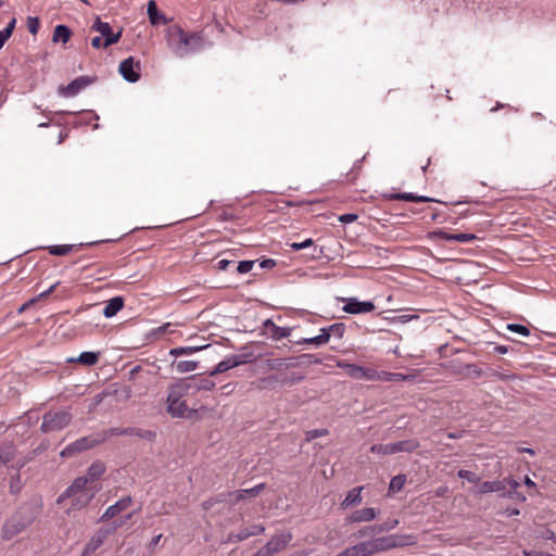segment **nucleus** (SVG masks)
<instances>
[{"instance_id":"20e7f679","label":"nucleus","mask_w":556,"mask_h":556,"mask_svg":"<svg viewBox=\"0 0 556 556\" xmlns=\"http://www.w3.org/2000/svg\"><path fill=\"white\" fill-rule=\"evenodd\" d=\"M33 519L23 514V510L20 509L15 515H13L10 519H8L1 529V538L5 541L12 540L14 536L24 531Z\"/></svg>"},{"instance_id":"1a4fd4ad","label":"nucleus","mask_w":556,"mask_h":556,"mask_svg":"<svg viewBox=\"0 0 556 556\" xmlns=\"http://www.w3.org/2000/svg\"><path fill=\"white\" fill-rule=\"evenodd\" d=\"M91 29L99 31L101 36L104 37L103 49L117 43L121 40L123 34V28H121L117 33H113L111 25L108 22H102L100 17L96 18Z\"/></svg>"},{"instance_id":"052dcab7","label":"nucleus","mask_w":556,"mask_h":556,"mask_svg":"<svg viewBox=\"0 0 556 556\" xmlns=\"http://www.w3.org/2000/svg\"><path fill=\"white\" fill-rule=\"evenodd\" d=\"M522 554H523V556H556V555H553L549 553L539 552V551H534V549H523Z\"/></svg>"},{"instance_id":"e433bc0d","label":"nucleus","mask_w":556,"mask_h":556,"mask_svg":"<svg viewBox=\"0 0 556 556\" xmlns=\"http://www.w3.org/2000/svg\"><path fill=\"white\" fill-rule=\"evenodd\" d=\"M279 382V377L271 375L258 379L254 384L257 390L274 389Z\"/></svg>"},{"instance_id":"4468645a","label":"nucleus","mask_w":556,"mask_h":556,"mask_svg":"<svg viewBox=\"0 0 556 556\" xmlns=\"http://www.w3.org/2000/svg\"><path fill=\"white\" fill-rule=\"evenodd\" d=\"M96 78L89 77V76H79L72 80L67 86L63 87L61 86L59 89V92L64 97H74L76 96L80 90L86 88L87 86L91 85Z\"/></svg>"},{"instance_id":"37998d69","label":"nucleus","mask_w":556,"mask_h":556,"mask_svg":"<svg viewBox=\"0 0 556 556\" xmlns=\"http://www.w3.org/2000/svg\"><path fill=\"white\" fill-rule=\"evenodd\" d=\"M408 376L400 374V372H389V371H381V378L380 380L383 381H404L407 380Z\"/></svg>"},{"instance_id":"680f3d73","label":"nucleus","mask_w":556,"mask_h":556,"mask_svg":"<svg viewBox=\"0 0 556 556\" xmlns=\"http://www.w3.org/2000/svg\"><path fill=\"white\" fill-rule=\"evenodd\" d=\"M503 496L516 498L517 501H520V502L526 501V496L522 493L517 492V490L508 491L507 493H504Z\"/></svg>"},{"instance_id":"09e8293b","label":"nucleus","mask_w":556,"mask_h":556,"mask_svg":"<svg viewBox=\"0 0 556 556\" xmlns=\"http://www.w3.org/2000/svg\"><path fill=\"white\" fill-rule=\"evenodd\" d=\"M457 476L460 479H465V480H467L468 482H471V483H478L480 481V477H478L475 472L469 471V470H465V469H460L458 471Z\"/></svg>"},{"instance_id":"4d7b16f0","label":"nucleus","mask_w":556,"mask_h":556,"mask_svg":"<svg viewBox=\"0 0 556 556\" xmlns=\"http://www.w3.org/2000/svg\"><path fill=\"white\" fill-rule=\"evenodd\" d=\"M399 525V520L394 519V520H388L381 525H378V532H386V531H390L392 529H394L396 526Z\"/></svg>"},{"instance_id":"f257e3e1","label":"nucleus","mask_w":556,"mask_h":556,"mask_svg":"<svg viewBox=\"0 0 556 556\" xmlns=\"http://www.w3.org/2000/svg\"><path fill=\"white\" fill-rule=\"evenodd\" d=\"M167 40L175 54L179 58L200 50L203 43L201 33H186L179 25H172L167 28Z\"/></svg>"},{"instance_id":"4be33fe9","label":"nucleus","mask_w":556,"mask_h":556,"mask_svg":"<svg viewBox=\"0 0 556 556\" xmlns=\"http://www.w3.org/2000/svg\"><path fill=\"white\" fill-rule=\"evenodd\" d=\"M147 13L150 20V23L154 26L160 24H167L168 20L166 16L159 11L156 2L154 0H150L147 5Z\"/></svg>"},{"instance_id":"69168bd1","label":"nucleus","mask_w":556,"mask_h":556,"mask_svg":"<svg viewBox=\"0 0 556 556\" xmlns=\"http://www.w3.org/2000/svg\"><path fill=\"white\" fill-rule=\"evenodd\" d=\"M236 542H241V538H240V534L239 532L235 533V532H231L227 535L226 540H225V543H236Z\"/></svg>"},{"instance_id":"4c0bfd02","label":"nucleus","mask_w":556,"mask_h":556,"mask_svg":"<svg viewBox=\"0 0 556 556\" xmlns=\"http://www.w3.org/2000/svg\"><path fill=\"white\" fill-rule=\"evenodd\" d=\"M320 331L329 333V338L333 336L338 339H342L345 332V325L342 323L332 324L329 327L321 328Z\"/></svg>"},{"instance_id":"5701e85b","label":"nucleus","mask_w":556,"mask_h":556,"mask_svg":"<svg viewBox=\"0 0 556 556\" xmlns=\"http://www.w3.org/2000/svg\"><path fill=\"white\" fill-rule=\"evenodd\" d=\"M105 470V464L101 460H96L88 467L87 473L84 477L90 482V484L96 485L94 482L101 478Z\"/></svg>"},{"instance_id":"864d4df0","label":"nucleus","mask_w":556,"mask_h":556,"mask_svg":"<svg viewBox=\"0 0 556 556\" xmlns=\"http://www.w3.org/2000/svg\"><path fill=\"white\" fill-rule=\"evenodd\" d=\"M293 251H300L314 245L313 239L308 238L303 242L288 243Z\"/></svg>"},{"instance_id":"58836bf2","label":"nucleus","mask_w":556,"mask_h":556,"mask_svg":"<svg viewBox=\"0 0 556 556\" xmlns=\"http://www.w3.org/2000/svg\"><path fill=\"white\" fill-rule=\"evenodd\" d=\"M208 345H205V346H179V348H174L169 351V354L177 357V356H180V355H190V354H193L200 350H203L205 348H207Z\"/></svg>"},{"instance_id":"a878e982","label":"nucleus","mask_w":556,"mask_h":556,"mask_svg":"<svg viewBox=\"0 0 556 556\" xmlns=\"http://www.w3.org/2000/svg\"><path fill=\"white\" fill-rule=\"evenodd\" d=\"M94 244L93 242H89V243H86V245H92ZM83 247H85V243H79V244H61V245H50L48 247V252L51 254V255H55V256H62V255H66L68 254L70 252L74 251V250H79L81 249Z\"/></svg>"},{"instance_id":"79ce46f5","label":"nucleus","mask_w":556,"mask_h":556,"mask_svg":"<svg viewBox=\"0 0 556 556\" xmlns=\"http://www.w3.org/2000/svg\"><path fill=\"white\" fill-rule=\"evenodd\" d=\"M406 482V476L405 475H397L394 476L389 484V491L391 492H399L403 489L404 484Z\"/></svg>"},{"instance_id":"423d86ee","label":"nucleus","mask_w":556,"mask_h":556,"mask_svg":"<svg viewBox=\"0 0 556 556\" xmlns=\"http://www.w3.org/2000/svg\"><path fill=\"white\" fill-rule=\"evenodd\" d=\"M189 395H193L199 391H211L215 388V382L207 377L195 375L178 380Z\"/></svg>"},{"instance_id":"a18cd8bd","label":"nucleus","mask_w":556,"mask_h":556,"mask_svg":"<svg viewBox=\"0 0 556 556\" xmlns=\"http://www.w3.org/2000/svg\"><path fill=\"white\" fill-rule=\"evenodd\" d=\"M378 525L374 526H367L361 529L358 532L354 533V536L356 538H363V536H374L378 534Z\"/></svg>"},{"instance_id":"f8f14e48","label":"nucleus","mask_w":556,"mask_h":556,"mask_svg":"<svg viewBox=\"0 0 556 556\" xmlns=\"http://www.w3.org/2000/svg\"><path fill=\"white\" fill-rule=\"evenodd\" d=\"M252 354H236L222 362H219L214 369L208 372L210 377H215L218 374H223L231 368H235L241 364L249 362Z\"/></svg>"},{"instance_id":"7c9ffc66","label":"nucleus","mask_w":556,"mask_h":556,"mask_svg":"<svg viewBox=\"0 0 556 556\" xmlns=\"http://www.w3.org/2000/svg\"><path fill=\"white\" fill-rule=\"evenodd\" d=\"M376 518V510L370 507L355 510L351 515L352 522L371 521Z\"/></svg>"},{"instance_id":"3c124183","label":"nucleus","mask_w":556,"mask_h":556,"mask_svg":"<svg viewBox=\"0 0 556 556\" xmlns=\"http://www.w3.org/2000/svg\"><path fill=\"white\" fill-rule=\"evenodd\" d=\"M381 372H378L376 369L364 367V374H362V379L366 380H380Z\"/></svg>"},{"instance_id":"a19ab883","label":"nucleus","mask_w":556,"mask_h":556,"mask_svg":"<svg viewBox=\"0 0 556 556\" xmlns=\"http://www.w3.org/2000/svg\"><path fill=\"white\" fill-rule=\"evenodd\" d=\"M328 341H329V333H327L326 331H320V334L313 337V338L304 339L300 343L312 344V345L318 346V345L327 343Z\"/></svg>"},{"instance_id":"2eb2a0df","label":"nucleus","mask_w":556,"mask_h":556,"mask_svg":"<svg viewBox=\"0 0 556 556\" xmlns=\"http://www.w3.org/2000/svg\"><path fill=\"white\" fill-rule=\"evenodd\" d=\"M451 372L462 378L478 379L483 375V370L476 364H452Z\"/></svg>"},{"instance_id":"ea45409f","label":"nucleus","mask_w":556,"mask_h":556,"mask_svg":"<svg viewBox=\"0 0 556 556\" xmlns=\"http://www.w3.org/2000/svg\"><path fill=\"white\" fill-rule=\"evenodd\" d=\"M16 20L13 17L7 25V27L0 30V50L3 48L7 40L12 36L15 28Z\"/></svg>"},{"instance_id":"412c9836","label":"nucleus","mask_w":556,"mask_h":556,"mask_svg":"<svg viewBox=\"0 0 556 556\" xmlns=\"http://www.w3.org/2000/svg\"><path fill=\"white\" fill-rule=\"evenodd\" d=\"M264 328L269 333V337L275 340L287 338L291 333L290 328L279 327L271 319H266L264 321Z\"/></svg>"},{"instance_id":"a211bd4d","label":"nucleus","mask_w":556,"mask_h":556,"mask_svg":"<svg viewBox=\"0 0 556 556\" xmlns=\"http://www.w3.org/2000/svg\"><path fill=\"white\" fill-rule=\"evenodd\" d=\"M292 540L291 533H279L271 536V539L266 543L269 546L270 552L274 554L285 549L287 545Z\"/></svg>"},{"instance_id":"0eeeda50","label":"nucleus","mask_w":556,"mask_h":556,"mask_svg":"<svg viewBox=\"0 0 556 556\" xmlns=\"http://www.w3.org/2000/svg\"><path fill=\"white\" fill-rule=\"evenodd\" d=\"M100 443H102L101 438H94L93 435L83 437L63 448L60 453V456L63 458H71L81 452L94 447Z\"/></svg>"},{"instance_id":"393cba45","label":"nucleus","mask_w":556,"mask_h":556,"mask_svg":"<svg viewBox=\"0 0 556 556\" xmlns=\"http://www.w3.org/2000/svg\"><path fill=\"white\" fill-rule=\"evenodd\" d=\"M305 362L320 364V359L314 357L313 354H302L296 357L283 358L285 368H287V369L299 367L300 365L304 364Z\"/></svg>"},{"instance_id":"72a5a7b5","label":"nucleus","mask_w":556,"mask_h":556,"mask_svg":"<svg viewBox=\"0 0 556 556\" xmlns=\"http://www.w3.org/2000/svg\"><path fill=\"white\" fill-rule=\"evenodd\" d=\"M338 367L342 368L346 375L354 379H362V374H364V367L356 364H349L345 362H338Z\"/></svg>"},{"instance_id":"e2e57ef3","label":"nucleus","mask_w":556,"mask_h":556,"mask_svg":"<svg viewBox=\"0 0 556 556\" xmlns=\"http://www.w3.org/2000/svg\"><path fill=\"white\" fill-rule=\"evenodd\" d=\"M433 236L437 237V238L443 239L445 241H454V239H452L454 233H448V232L443 231V230H439V231L433 232Z\"/></svg>"},{"instance_id":"13d9d810","label":"nucleus","mask_w":556,"mask_h":556,"mask_svg":"<svg viewBox=\"0 0 556 556\" xmlns=\"http://www.w3.org/2000/svg\"><path fill=\"white\" fill-rule=\"evenodd\" d=\"M31 460V457H23L21 459H17L14 464L11 465V467L16 471L20 472L21 469Z\"/></svg>"},{"instance_id":"c85d7f7f","label":"nucleus","mask_w":556,"mask_h":556,"mask_svg":"<svg viewBox=\"0 0 556 556\" xmlns=\"http://www.w3.org/2000/svg\"><path fill=\"white\" fill-rule=\"evenodd\" d=\"M99 358H100L99 352H83V353H80V355L77 358L72 357V358H68L67 362L68 363L77 362L85 366H92L98 363Z\"/></svg>"},{"instance_id":"c9c22d12","label":"nucleus","mask_w":556,"mask_h":556,"mask_svg":"<svg viewBox=\"0 0 556 556\" xmlns=\"http://www.w3.org/2000/svg\"><path fill=\"white\" fill-rule=\"evenodd\" d=\"M265 532V527L263 525H252L249 528H243L239 531L241 541L249 539L250 536L260 535Z\"/></svg>"},{"instance_id":"8fccbe9b","label":"nucleus","mask_w":556,"mask_h":556,"mask_svg":"<svg viewBox=\"0 0 556 556\" xmlns=\"http://www.w3.org/2000/svg\"><path fill=\"white\" fill-rule=\"evenodd\" d=\"M27 28L30 34L36 35L40 28V21L37 16H29L27 18Z\"/></svg>"},{"instance_id":"774afa93","label":"nucleus","mask_w":556,"mask_h":556,"mask_svg":"<svg viewBox=\"0 0 556 556\" xmlns=\"http://www.w3.org/2000/svg\"><path fill=\"white\" fill-rule=\"evenodd\" d=\"M91 46H92L94 49L103 48V40H102V36H96L94 38H92V39H91Z\"/></svg>"},{"instance_id":"2f4dec72","label":"nucleus","mask_w":556,"mask_h":556,"mask_svg":"<svg viewBox=\"0 0 556 556\" xmlns=\"http://www.w3.org/2000/svg\"><path fill=\"white\" fill-rule=\"evenodd\" d=\"M16 448L12 443H5L0 446V465H8L15 458Z\"/></svg>"},{"instance_id":"de8ad7c7","label":"nucleus","mask_w":556,"mask_h":556,"mask_svg":"<svg viewBox=\"0 0 556 556\" xmlns=\"http://www.w3.org/2000/svg\"><path fill=\"white\" fill-rule=\"evenodd\" d=\"M21 489H22L21 475H20V472H15V475L11 477L10 493L17 494L21 491Z\"/></svg>"},{"instance_id":"7ed1b4c3","label":"nucleus","mask_w":556,"mask_h":556,"mask_svg":"<svg viewBox=\"0 0 556 556\" xmlns=\"http://www.w3.org/2000/svg\"><path fill=\"white\" fill-rule=\"evenodd\" d=\"M72 418V414L67 410H49L42 416L40 431L42 433L60 431L70 426Z\"/></svg>"},{"instance_id":"aec40b11","label":"nucleus","mask_w":556,"mask_h":556,"mask_svg":"<svg viewBox=\"0 0 556 556\" xmlns=\"http://www.w3.org/2000/svg\"><path fill=\"white\" fill-rule=\"evenodd\" d=\"M506 489V479L495 481H484L475 491V495H482L492 492H501Z\"/></svg>"},{"instance_id":"6e6552de","label":"nucleus","mask_w":556,"mask_h":556,"mask_svg":"<svg viewBox=\"0 0 556 556\" xmlns=\"http://www.w3.org/2000/svg\"><path fill=\"white\" fill-rule=\"evenodd\" d=\"M115 435L138 437V438L147 440V441H153L156 434L153 431L135 428V427H127V428L115 427V428H110L103 432V437L101 438L102 442L105 441L108 438L115 437Z\"/></svg>"},{"instance_id":"473e14b6","label":"nucleus","mask_w":556,"mask_h":556,"mask_svg":"<svg viewBox=\"0 0 556 556\" xmlns=\"http://www.w3.org/2000/svg\"><path fill=\"white\" fill-rule=\"evenodd\" d=\"M362 490L363 486H356L350 490L341 503L342 508H348L349 506L359 504L362 502Z\"/></svg>"},{"instance_id":"bb28decb","label":"nucleus","mask_w":556,"mask_h":556,"mask_svg":"<svg viewBox=\"0 0 556 556\" xmlns=\"http://www.w3.org/2000/svg\"><path fill=\"white\" fill-rule=\"evenodd\" d=\"M124 306V299L122 296H114L111 300L108 301L104 309L103 315L106 318H111L115 316Z\"/></svg>"},{"instance_id":"b1692460","label":"nucleus","mask_w":556,"mask_h":556,"mask_svg":"<svg viewBox=\"0 0 556 556\" xmlns=\"http://www.w3.org/2000/svg\"><path fill=\"white\" fill-rule=\"evenodd\" d=\"M99 490L100 486L94 485L91 493H78L75 496H72V509H81L87 506Z\"/></svg>"},{"instance_id":"603ef678","label":"nucleus","mask_w":556,"mask_h":556,"mask_svg":"<svg viewBox=\"0 0 556 556\" xmlns=\"http://www.w3.org/2000/svg\"><path fill=\"white\" fill-rule=\"evenodd\" d=\"M327 434H328V430L327 429H313V430L306 431V433H305L306 441H312V440H315L317 438L325 437Z\"/></svg>"},{"instance_id":"9d476101","label":"nucleus","mask_w":556,"mask_h":556,"mask_svg":"<svg viewBox=\"0 0 556 556\" xmlns=\"http://www.w3.org/2000/svg\"><path fill=\"white\" fill-rule=\"evenodd\" d=\"M93 488H94V485L90 484V482L84 476L78 477L58 497L56 503L61 504L65 500L71 498L72 496H75L78 493H91Z\"/></svg>"},{"instance_id":"f3484780","label":"nucleus","mask_w":556,"mask_h":556,"mask_svg":"<svg viewBox=\"0 0 556 556\" xmlns=\"http://www.w3.org/2000/svg\"><path fill=\"white\" fill-rule=\"evenodd\" d=\"M266 484L260 483L251 489H242L237 490L235 492H229L228 496L230 498L231 504H237L238 502L245 500L247 497H255L257 496L263 490H265Z\"/></svg>"},{"instance_id":"49530a36","label":"nucleus","mask_w":556,"mask_h":556,"mask_svg":"<svg viewBox=\"0 0 556 556\" xmlns=\"http://www.w3.org/2000/svg\"><path fill=\"white\" fill-rule=\"evenodd\" d=\"M268 370H280L285 368L283 358H268L265 361Z\"/></svg>"},{"instance_id":"c03bdc74","label":"nucleus","mask_w":556,"mask_h":556,"mask_svg":"<svg viewBox=\"0 0 556 556\" xmlns=\"http://www.w3.org/2000/svg\"><path fill=\"white\" fill-rule=\"evenodd\" d=\"M506 329L523 337L530 336V329L521 324H507Z\"/></svg>"},{"instance_id":"338daca9","label":"nucleus","mask_w":556,"mask_h":556,"mask_svg":"<svg viewBox=\"0 0 556 556\" xmlns=\"http://www.w3.org/2000/svg\"><path fill=\"white\" fill-rule=\"evenodd\" d=\"M276 264H277V263H276V261H275V260H273V258H265V260L261 261L260 266H261L262 268H268V269H269V268L275 267V266H276Z\"/></svg>"},{"instance_id":"cd10ccee","label":"nucleus","mask_w":556,"mask_h":556,"mask_svg":"<svg viewBox=\"0 0 556 556\" xmlns=\"http://www.w3.org/2000/svg\"><path fill=\"white\" fill-rule=\"evenodd\" d=\"M72 30L68 26L59 24L54 27L52 41L53 42H62L63 45L67 43L72 37Z\"/></svg>"},{"instance_id":"0e129e2a","label":"nucleus","mask_w":556,"mask_h":556,"mask_svg":"<svg viewBox=\"0 0 556 556\" xmlns=\"http://www.w3.org/2000/svg\"><path fill=\"white\" fill-rule=\"evenodd\" d=\"M252 556H273V553L270 552L269 546L266 544L260 548L256 553H254Z\"/></svg>"},{"instance_id":"ddd939ff","label":"nucleus","mask_w":556,"mask_h":556,"mask_svg":"<svg viewBox=\"0 0 556 556\" xmlns=\"http://www.w3.org/2000/svg\"><path fill=\"white\" fill-rule=\"evenodd\" d=\"M342 301L345 302L342 309L348 314L356 315L369 313L375 309V304L371 301H359L356 298L342 299Z\"/></svg>"},{"instance_id":"f704fd0d","label":"nucleus","mask_w":556,"mask_h":556,"mask_svg":"<svg viewBox=\"0 0 556 556\" xmlns=\"http://www.w3.org/2000/svg\"><path fill=\"white\" fill-rule=\"evenodd\" d=\"M198 365L199 363L194 361H174L172 363V367L181 374L195 370Z\"/></svg>"},{"instance_id":"6ab92c4d","label":"nucleus","mask_w":556,"mask_h":556,"mask_svg":"<svg viewBox=\"0 0 556 556\" xmlns=\"http://www.w3.org/2000/svg\"><path fill=\"white\" fill-rule=\"evenodd\" d=\"M383 198L387 200H397V201H407V202H433L435 201L432 198L426 195H417L408 192L401 193H384Z\"/></svg>"},{"instance_id":"9b49d317","label":"nucleus","mask_w":556,"mask_h":556,"mask_svg":"<svg viewBox=\"0 0 556 556\" xmlns=\"http://www.w3.org/2000/svg\"><path fill=\"white\" fill-rule=\"evenodd\" d=\"M141 65L134 56H128L119 64L118 72L128 83H137L140 79Z\"/></svg>"},{"instance_id":"5fc2aeb1","label":"nucleus","mask_w":556,"mask_h":556,"mask_svg":"<svg viewBox=\"0 0 556 556\" xmlns=\"http://www.w3.org/2000/svg\"><path fill=\"white\" fill-rule=\"evenodd\" d=\"M254 264V261H241L237 266V271L239 274H247L252 270Z\"/></svg>"},{"instance_id":"39448f33","label":"nucleus","mask_w":556,"mask_h":556,"mask_svg":"<svg viewBox=\"0 0 556 556\" xmlns=\"http://www.w3.org/2000/svg\"><path fill=\"white\" fill-rule=\"evenodd\" d=\"M419 446L420 444L416 439H409L389 444H374L370 447V451L375 454L392 455L400 452L412 453L416 451Z\"/></svg>"},{"instance_id":"f03ea898","label":"nucleus","mask_w":556,"mask_h":556,"mask_svg":"<svg viewBox=\"0 0 556 556\" xmlns=\"http://www.w3.org/2000/svg\"><path fill=\"white\" fill-rule=\"evenodd\" d=\"M186 396H189V393L179 381L169 386L166 397V410L173 418L191 419L197 416L198 410L195 408H189L184 400Z\"/></svg>"},{"instance_id":"6e6d98bb","label":"nucleus","mask_w":556,"mask_h":556,"mask_svg":"<svg viewBox=\"0 0 556 556\" xmlns=\"http://www.w3.org/2000/svg\"><path fill=\"white\" fill-rule=\"evenodd\" d=\"M456 242H470L477 239V236L473 233H454L453 238Z\"/></svg>"},{"instance_id":"c756f323","label":"nucleus","mask_w":556,"mask_h":556,"mask_svg":"<svg viewBox=\"0 0 556 556\" xmlns=\"http://www.w3.org/2000/svg\"><path fill=\"white\" fill-rule=\"evenodd\" d=\"M106 532L98 531L85 545L84 549L88 554H93L104 542Z\"/></svg>"},{"instance_id":"dca6fc26","label":"nucleus","mask_w":556,"mask_h":556,"mask_svg":"<svg viewBox=\"0 0 556 556\" xmlns=\"http://www.w3.org/2000/svg\"><path fill=\"white\" fill-rule=\"evenodd\" d=\"M131 504H132V498L130 495L121 498L115 504H113L106 508L104 514L100 517V521H104V520L114 518L118 514L125 511Z\"/></svg>"},{"instance_id":"bf43d9fd","label":"nucleus","mask_w":556,"mask_h":556,"mask_svg":"<svg viewBox=\"0 0 556 556\" xmlns=\"http://www.w3.org/2000/svg\"><path fill=\"white\" fill-rule=\"evenodd\" d=\"M358 218L357 214L348 213L339 216V220L343 224H350L355 222Z\"/></svg>"}]
</instances>
